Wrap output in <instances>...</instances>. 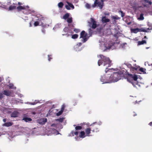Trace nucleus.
<instances>
[{"label":"nucleus","mask_w":152,"mask_h":152,"mask_svg":"<svg viewBox=\"0 0 152 152\" xmlns=\"http://www.w3.org/2000/svg\"><path fill=\"white\" fill-rule=\"evenodd\" d=\"M99 56L100 59L98 62V64L99 66L103 64L104 66H106L107 67L110 66L112 64L111 61L108 57H107L102 55H100Z\"/></svg>","instance_id":"f257e3e1"},{"label":"nucleus","mask_w":152,"mask_h":152,"mask_svg":"<svg viewBox=\"0 0 152 152\" xmlns=\"http://www.w3.org/2000/svg\"><path fill=\"white\" fill-rule=\"evenodd\" d=\"M123 75V73L121 72H114L110 76L109 80L110 82H117L121 79Z\"/></svg>","instance_id":"f03ea898"},{"label":"nucleus","mask_w":152,"mask_h":152,"mask_svg":"<svg viewBox=\"0 0 152 152\" xmlns=\"http://www.w3.org/2000/svg\"><path fill=\"white\" fill-rule=\"evenodd\" d=\"M104 3H103L99 0H95L94 4L92 5L93 8H94L96 7H99L100 9H102L104 6Z\"/></svg>","instance_id":"7ed1b4c3"},{"label":"nucleus","mask_w":152,"mask_h":152,"mask_svg":"<svg viewBox=\"0 0 152 152\" xmlns=\"http://www.w3.org/2000/svg\"><path fill=\"white\" fill-rule=\"evenodd\" d=\"M91 131L93 132H97L99 131V125L96 123H94L91 125Z\"/></svg>","instance_id":"20e7f679"},{"label":"nucleus","mask_w":152,"mask_h":152,"mask_svg":"<svg viewBox=\"0 0 152 152\" xmlns=\"http://www.w3.org/2000/svg\"><path fill=\"white\" fill-rule=\"evenodd\" d=\"M87 34L84 31H83L81 32L80 38L83 39V42H85L88 39V38L87 37Z\"/></svg>","instance_id":"39448f33"},{"label":"nucleus","mask_w":152,"mask_h":152,"mask_svg":"<svg viewBox=\"0 0 152 152\" xmlns=\"http://www.w3.org/2000/svg\"><path fill=\"white\" fill-rule=\"evenodd\" d=\"M47 121V119L46 118H42L37 121L38 123L41 125H44Z\"/></svg>","instance_id":"423d86ee"},{"label":"nucleus","mask_w":152,"mask_h":152,"mask_svg":"<svg viewBox=\"0 0 152 152\" xmlns=\"http://www.w3.org/2000/svg\"><path fill=\"white\" fill-rule=\"evenodd\" d=\"M143 5L144 6H146V5L152 4V3L151 1H149V0H142Z\"/></svg>","instance_id":"0eeeda50"},{"label":"nucleus","mask_w":152,"mask_h":152,"mask_svg":"<svg viewBox=\"0 0 152 152\" xmlns=\"http://www.w3.org/2000/svg\"><path fill=\"white\" fill-rule=\"evenodd\" d=\"M91 23H92V28L93 29H95L97 27L96 22L92 18H91Z\"/></svg>","instance_id":"6e6552de"},{"label":"nucleus","mask_w":152,"mask_h":152,"mask_svg":"<svg viewBox=\"0 0 152 152\" xmlns=\"http://www.w3.org/2000/svg\"><path fill=\"white\" fill-rule=\"evenodd\" d=\"M3 94L7 96H11L12 92L11 91L9 90H5L3 91Z\"/></svg>","instance_id":"1a4fd4ad"},{"label":"nucleus","mask_w":152,"mask_h":152,"mask_svg":"<svg viewBox=\"0 0 152 152\" xmlns=\"http://www.w3.org/2000/svg\"><path fill=\"white\" fill-rule=\"evenodd\" d=\"M91 128H88L85 129V134L86 136H90V134L91 133Z\"/></svg>","instance_id":"9d476101"},{"label":"nucleus","mask_w":152,"mask_h":152,"mask_svg":"<svg viewBox=\"0 0 152 152\" xmlns=\"http://www.w3.org/2000/svg\"><path fill=\"white\" fill-rule=\"evenodd\" d=\"M19 113L17 111H14L11 114V117L15 118L18 116Z\"/></svg>","instance_id":"9b49d317"},{"label":"nucleus","mask_w":152,"mask_h":152,"mask_svg":"<svg viewBox=\"0 0 152 152\" xmlns=\"http://www.w3.org/2000/svg\"><path fill=\"white\" fill-rule=\"evenodd\" d=\"M102 21L103 23H104L109 22L110 20L108 18H106V16H104L102 17Z\"/></svg>","instance_id":"f8f14e48"},{"label":"nucleus","mask_w":152,"mask_h":152,"mask_svg":"<svg viewBox=\"0 0 152 152\" xmlns=\"http://www.w3.org/2000/svg\"><path fill=\"white\" fill-rule=\"evenodd\" d=\"M86 136V134L85 135V132L84 131H81L79 135V137L81 138H83Z\"/></svg>","instance_id":"ddd939ff"},{"label":"nucleus","mask_w":152,"mask_h":152,"mask_svg":"<svg viewBox=\"0 0 152 152\" xmlns=\"http://www.w3.org/2000/svg\"><path fill=\"white\" fill-rule=\"evenodd\" d=\"M130 75L131 76V77L133 80L134 81H136L138 79L137 77V75H133L132 74Z\"/></svg>","instance_id":"4468645a"},{"label":"nucleus","mask_w":152,"mask_h":152,"mask_svg":"<svg viewBox=\"0 0 152 152\" xmlns=\"http://www.w3.org/2000/svg\"><path fill=\"white\" fill-rule=\"evenodd\" d=\"M17 9L18 11H20L22 10L26 9V7L25 6H20L17 7Z\"/></svg>","instance_id":"2eb2a0df"},{"label":"nucleus","mask_w":152,"mask_h":152,"mask_svg":"<svg viewBox=\"0 0 152 152\" xmlns=\"http://www.w3.org/2000/svg\"><path fill=\"white\" fill-rule=\"evenodd\" d=\"M23 120L24 121L26 122H28L32 121V119L30 118L25 117L23 118Z\"/></svg>","instance_id":"dca6fc26"},{"label":"nucleus","mask_w":152,"mask_h":152,"mask_svg":"<svg viewBox=\"0 0 152 152\" xmlns=\"http://www.w3.org/2000/svg\"><path fill=\"white\" fill-rule=\"evenodd\" d=\"M130 74H129L128 75V77H127V80L130 83H133V80L131 76L130 75Z\"/></svg>","instance_id":"f3484780"},{"label":"nucleus","mask_w":152,"mask_h":152,"mask_svg":"<svg viewBox=\"0 0 152 152\" xmlns=\"http://www.w3.org/2000/svg\"><path fill=\"white\" fill-rule=\"evenodd\" d=\"M37 17L38 18L37 20L39 21L42 20H44V18L42 15H37Z\"/></svg>","instance_id":"a211bd4d"},{"label":"nucleus","mask_w":152,"mask_h":152,"mask_svg":"<svg viewBox=\"0 0 152 152\" xmlns=\"http://www.w3.org/2000/svg\"><path fill=\"white\" fill-rule=\"evenodd\" d=\"M146 42L145 40H142V41H139L138 42V45H143L144 44H146Z\"/></svg>","instance_id":"6ab92c4d"},{"label":"nucleus","mask_w":152,"mask_h":152,"mask_svg":"<svg viewBox=\"0 0 152 152\" xmlns=\"http://www.w3.org/2000/svg\"><path fill=\"white\" fill-rule=\"evenodd\" d=\"M12 125V123L9 122L4 123L3 125L4 126L9 127L11 126Z\"/></svg>","instance_id":"aec40b11"},{"label":"nucleus","mask_w":152,"mask_h":152,"mask_svg":"<svg viewBox=\"0 0 152 152\" xmlns=\"http://www.w3.org/2000/svg\"><path fill=\"white\" fill-rule=\"evenodd\" d=\"M78 132L77 131H76L75 132H74L73 131H72L71 132V133L70 134V136H74V135H78Z\"/></svg>","instance_id":"412c9836"},{"label":"nucleus","mask_w":152,"mask_h":152,"mask_svg":"<svg viewBox=\"0 0 152 152\" xmlns=\"http://www.w3.org/2000/svg\"><path fill=\"white\" fill-rule=\"evenodd\" d=\"M16 8V6H13L12 5H10L8 9V10H13L15 9Z\"/></svg>","instance_id":"4be33fe9"},{"label":"nucleus","mask_w":152,"mask_h":152,"mask_svg":"<svg viewBox=\"0 0 152 152\" xmlns=\"http://www.w3.org/2000/svg\"><path fill=\"white\" fill-rule=\"evenodd\" d=\"M69 16V13H66L63 16V18L64 20H66L68 19Z\"/></svg>","instance_id":"5701e85b"},{"label":"nucleus","mask_w":152,"mask_h":152,"mask_svg":"<svg viewBox=\"0 0 152 152\" xmlns=\"http://www.w3.org/2000/svg\"><path fill=\"white\" fill-rule=\"evenodd\" d=\"M132 31L135 33H136L139 31V28H138L133 29L132 30Z\"/></svg>","instance_id":"b1692460"},{"label":"nucleus","mask_w":152,"mask_h":152,"mask_svg":"<svg viewBox=\"0 0 152 152\" xmlns=\"http://www.w3.org/2000/svg\"><path fill=\"white\" fill-rule=\"evenodd\" d=\"M105 78V77H102L101 78V81L102 82H103L104 83H109V82L104 80Z\"/></svg>","instance_id":"393cba45"},{"label":"nucleus","mask_w":152,"mask_h":152,"mask_svg":"<svg viewBox=\"0 0 152 152\" xmlns=\"http://www.w3.org/2000/svg\"><path fill=\"white\" fill-rule=\"evenodd\" d=\"M130 68V71L133 73L134 71H135L137 70V69L136 68L133 66H131Z\"/></svg>","instance_id":"a878e982"},{"label":"nucleus","mask_w":152,"mask_h":152,"mask_svg":"<svg viewBox=\"0 0 152 152\" xmlns=\"http://www.w3.org/2000/svg\"><path fill=\"white\" fill-rule=\"evenodd\" d=\"M78 35L77 34H74L72 35V38L73 39H76L78 37Z\"/></svg>","instance_id":"bb28decb"},{"label":"nucleus","mask_w":152,"mask_h":152,"mask_svg":"<svg viewBox=\"0 0 152 152\" xmlns=\"http://www.w3.org/2000/svg\"><path fill=\"white\" fill-rule=\"evenodd\" d=\"M82 127L81 126H77L75 127V129L76 130H80L82 129Z\"/></svg>","instance_id":"cd10ccee"},{"label":"nucleus","mask_w":152,"mask_h":152,"mask_svg":"<svg viewBox=\"0 0 152 152\" xmlns=\"http://www.w3.org/2000/svg\"><path fill=\"white\" fill-rule=\"evenodd\" d=\"M67 21L68 23H70L72 22V18H68L67 19Z\"/></svg>","instance_id":"c85d7f7f"},{"label":"nucleus","mask_w":152,"mask_h":152,"mask_svg":"<svg viewBox=\"0 0 152 152\" xmlns=\"http://www.w3.org/2000/svg\"><path fill=\"white\" fill-rule=\"evenodd\" d=\"M63 5L64 4L62 2H60L58 4V6L59 8H62Z\"/></svg>","instance_id":"c756f323"},{"label":"nucleus","mask_w":152,"mask_h":152,"mask_svg":"<svg viewBox=\"0 0 152 152\" xmlns=\"http://www.w3.org/2000/svg\"><path fill=\"white\" fill-rule=\"evenodd\" d=\"M64 118H60L59 119H56V121H58L60 122H63L64 121Z\"/></svg>","instance_id":"7c9ffc66"},{"label":"nucleus","mask_w":152,"mask_h":152,"mask_svg":"<svg viewBox=\"0 0 152 152\" xmlns=\"http://www.w3.org/2000/svg\"><path fill=\"white\" fill-rule=\"evenodd\" d=\"M140 71L142 72H143V73H145V69H144L143 68H140L139 69Z\"/></svg>","instance_id":"2f4dec72"},{"label":"nucleus","mask_w":152,"mask_h":152,"mask_svg":"<svg viewBox=\"0 0 152 152\" xmlns=\"http://www.w3.org/2000/svg\"><path fill=\"white\" fill-rule=\"evenodd\" d=\"M139 32H147V31L144 28H139Z\"/></svg>","instance_id":"473e14b6"},{"label":"nucleus","mask_w":152,"mask_h":152,"mask_svg":"<svg viewBox=\"0 0 152 152\" xmlns=\"http://www.w3.org/2000/svg\"><path fill=\"white\" fill-rule=\"evenodd\" d=\"M69 29L67 27H65L63 29V31L65 32H67L69 31Z\"/></svg>","instance_id":"72a5a7b5"},{"label":"nucleus","mask_w":152,"mask_h":152,"mask_svg":"<svg viewBox=\"0 0 152 152\" xmlns=\"http://www.w3.org/2000/svg\"><path fill=\"white\" fill-rule=\"evenodd\" d=\"M144 19V18L143 16V15L142 14H141L139 19L140 20H143Z\"/></svg>","instance_id":"f704fd0d"},{"label":"nucleus","mask_w":152,"mask_h":152,"mask_svg":"<svg viewBox=\"0 0 152 152\" xmlns=\"http://www.w3.org/2000/svg\"><path fill=\"white\" fill-rule=\"evenodd\" d=\"M107 44H106L105 46V47L107 49H110L112 46V45H108V46H107Z\"/></svg>","instance_id":"c9c22d12"},{"label":"nucleus","mask_w":152,"mask_h":152,"mask_svg":"<svg viewBox=\"0 0 152 152\" xmlns=\"http://www.w3.org/2000/svg\"><path fill=\"white\" fill-rule=\"evenodd\" d=\"M39 23L38 21H35L34 23V26H36L39 25Z\"/></svg>","instance_id":"e433bc0d"},{"label":"nucleus","mask_w":152,"mask_h":152,"mask_svg":"<svg viewBox=\"0 0 152 152\" xmlns=\"http://www.w3.org/2000/svg\"><path fill=\"white\" fill-rule=\"evenodd\" d=\"M65 107V106L64 105V104L62 105L61 106V110L63 112L64 110Z\"/></svg>","instance_id":"4c0bfd02"},{"label":"nucleus","mask_w":152,"mask_h":152,"mask_svg":"<svg viewBox=\"0 0 152 152\" xmlns=\"http://www.w3.org/2000/svg\"><path fill=\"white\" fill-rule=\"evenodd\" d=\"M80 30L78 29L75 28L74 29V31L76 33H78L80 31Z\"/></svg>","instance_id":"58836bf2"},{"label":"nucleus","mask_w":152,"mask_h":152,"mask_svg":"<svg viewBox=\"0 0 152 152\" xmlns=\"http://www.w3.org/2000/svg\"><path fill=\"white\" fill-rule=\"evenodd\" d=\"M119 12L121 13V16L122 17H123L124 16L125 14L122 10H120L119 11Z\"/></svg>","instance_id":"ea45409f"},{"label":"nucleus","mask_w":152,"mask_h":152,"mask_svg":"<svg viewBox=\"0 0 152 152\" xmlns=\"http://www.w3.org/2000/svg\"><path fill=\"white\" fill-rule=\"evenodd\" d=\"M86 7L88 9H90L91 8L90 5L88 3H86Z\"/></svg>","instance_id":"a19ab883"},{"label":"nucleus","mask_w":152,"mask_h":152,"mask_svg":"<svg viewBox=\"0 0 152 152\" xmlns=\"http://www.w3.org/2000/svg\"><path fill=\"white\" fill-rule=\"evenodd\" d=\"M63 112V111H61V110L60 111L58 112L57 113V115L58 116H59V115H61V114H62V113Z\"/></svg>","instance_id":"79ce46f5"},{"label":"nucleus","mask_w":152,"mask_h":152,"mask_svg":"<svg viewBox=\"0 0 152 152\" xmlns=\"http://www.w3.org/2000/svg\"><path fill=\"white\" fill-rule=\"evenodd\" d=\"M68 4L69 7H71L72 9H74V7L72 4L69 3Z\"/></svg>","instance_id":"37998d69"},{"label":"nucleus","mask_w":152,"mask_h":152,"mask_svg":"<svg viewBox=\"0 0 152 152\" xmlns=\"http://www.w3.org/2000/svg\"><path fill=\"white\" fill-rule=\"evenodd\" d=\"M40 25L42 27H44V28H45V27H46V24H44L42 22Z\"/></svg>","instance_id":"c03bdc74"},{"label":"nucleus","mask_w":152,"mask_h":152,"mask_svg":"<svg viewBox=\"0 0 152 152\" xmlns=\"http://www.w3.org/2000/svg\"><path fill=\"white\" fill-rule=\"evenodd\" d=\"M51 55H48V60L49 61H50V60L52 58L51 57Z\"/></svg>","instance_id":"a18cd8bd"},{"label":"nucleus","mask_w":152,"mask_h":152,"mask_svg":"<svg viewBox=\"0 0 152 152\" xmlns=\"http://www.w3.org/2000/svg\"><path fill=\"white\" fill-rule=\"evenodd\" d=\"M131 83L134 86V87L135 86L136 84H137V83L135 82H134V81H133V83Z\"/></svg>","instance_id":"49530a36"},{"label":"nucleus","mask_w":152,"mask_h":152,"mask_svg":"<svg viewBox=\"0 0 152 152\" xmlns=\"http://www.w3.org/2000/svg\"><path fill=\"white\" fill-rule=\"evenodd\" d=\"M112 18L115 20H118L119 19L118 18L114 16H113L112 17Z\"/></svg>","instance_id":"de8ad7c7"},{"label":"nucleus","mask_w":152,"mask_h":152,"mask_svg":"<svg viewBox=\"0 0 152 152\" xmlns=\"http://www.w3.org/2000/svg\"><path fill=\"white\" fill-rule=\"evenodd\" d=\"M3 94L2 93H0V99H2L3 97Z\"/></svg>","instance_id":"09e8293b"},{"label":"nucleus","mask_w":152,"mask_h":152,"mask_svg":"<svg viewBox=\"0 0 152 152\" xmlns=\"http://www.w3.org/2000/svg\"><path fill=\"white\" fill-rule=\"evenodd\" d=\"M113 69V68L111 69ZM108 70H109V69H108V68H106V69L105 70V72L106 73H107V72L108 71ZM109 70H110V69H109Z\"/></svg>","instance_id":"8fccbe9b"},{"label":"nucleus","mask_w":152,"mask_h":152,"mask_svg":"<svg viewBox=\"0 0 152 152\" xmlns=\"http://www.w3.org/2000/svg\"><path fill=\"white\" fill-rule=\"evenodd\" d=\"M65 7H66V8L68 10H70V8L68 5H66V6Z\"/></svg>","instance_id":"3c124183"},{"label":"nucleus","mask_w":152,"mask_h":152,"mask_svg":"<svg viewBox=\"0 0 152 152\" xmlns=\"http://www.w3.org/2000/svg\"><path fill=\"white\" fill-rule=\"evenodd\" d=\"M42 31L44 34H45V30L44 29H43L42 30Z\"/></svg>","instance_id":"603ef678"},{"label":"nucleus","mask_w":152,"mask_h":152,"mask_svg":"<svg viewBox=\"0 0 152 152\" xmlns=\"http://www.w3.org/2000/svg\"><path fill=\"white\" fill-rule=\"evenodd\" d=\"M148 66H151V68L150 69H152V63L151 64H148Z\"/></svg>","instance_id":"864d4df0"},{"label":"nucleus","mask_w":152,"mask_h":152,"mask_svg":"<svg viewBox=\"0 0 152 152\" xmlns=\"http://www.w3.org/2000/svg\"><path fill=\"white\" fill-rule=\"evenodd\" d=\"M13 86V85H10L9 86L10 88H12Z\"/></svg>","instance_id":"5fc2aeb1"},{"label":"nucleus","mask_w":152,"mask_h":152,"mask_svg":"<svg viewBox=\"0 0 152 152\" xmlns=\"http://www.w3.org/2000/svg\"><path fill=\"white\" fill-rule=\"evenodd\" d=\"M149 125H150L151 126H152V122H150L149 124Z\"/></svg>","instance_id":"6e6d98bb"},{"label":"nucleus","mask_w":152,"mask_h":152,"mask_svg":"<svg viewBox=\"0 0 152 152\" xmlns=\"http://www.w3.org/2000/svg\"><path fill=\"white\" fill-rule=\"evenodd\" d=\"M22 4L20 2H18V4L19 5H21Z\"/></svg>","instance_id":"4d7b16f0"},{"label":"nucleus","mask_w":152,"mask_h":152,"mask_svg":"<svg viewBox=\"0 0 152 152\" xmlns=\"http://www.w3.org/2000/svg\"><path fill=\"white\" fill-rule=\"evenodd\" d=\"M6 119H3V121L4 122H6Z\"/></svg>","instance_id":"13d9d810"},{"label":"nucleus","mask_w":152,"mask_h":152,"mask_svg":"<svg viewBox=\"0 0 152 152\" xmlns=\"http://www.w3.org/2000/svg\"><path fill=\"white\" fill-rule=\"evenodd\" d=\"M101 1V2L104 3V1L105 0H100Z\"/></svg>","instance_id":"bf43d9fd"},{"label":"nucleus","mask_w":152,"mask_h":152,"mask_svg":"<svg viewBox=\"0 0 152 152\" xmlns=\"http://www.w3.org/2000/svg\"><path fill=\"white\" fill-rule=\"evenodd\" d=\"M144 39H147V37L146 36H145L144 38Z\"/></svg>","instance_id":"052dcab7"},{"label":"nucleus","mask_w":152,"mask_h":152,"mask_svg":"<svg viewBox=\"0 0 152 152\" xmlns=\"http://www.w3.org/2000/svg\"><path fill=\"white\" fill-rule=\"evenodd\" d=\"M89 32H90V31H91V28H89Z\"/></svg>","instance_id":"680f3d73"},{"label":"nucleus","mask_w":152,"mask_h":152,"mask_svg":"<svg viewBox=\"0 0 152 152\" xmlns=\"http://www.w3.org/2000/svg\"><path fill=\"white\" fill-rule=\"evenodd\" d=\"M30 27H31V23H30Z\"/></svg>","instance_id":"e2e57ef3"},{"label":"nucleus","mask_w":152,"mask_h":152,"mask_svg":"<svg viewBox=\"0 0 152 152\" xmlns=\"http://www.w3.org/2000/svg\"><path fill=\"white\" fill-rule=\"evenodd\" d=\"M148 29H152V27L150 28H148Z\"/></svg>","instance_id":"0e129e2a"},{"label":"nucleus","mask_w":152,"mask_h":152,"mask_svg":"<svg viewBox=\"0 0 152 152\" xmlns=\"http://www.w3.org/2000/svg\"><path fill=\"white\" fill-rule=\"evenodd\" d=\"M66 34V35H68V36L69 35V34Z\"/></svg>","instance_id":"69168bd1"},{"label":"nucleus","mask_w":152,"mask_h":152,"mask_svg":"<svg viewBox=\"0 0 152 152\" xmlns=\"http://www.w3.org/2000/svg\"><path fill=\"white\" fill-rule=\"evenodd\" d=\"M13 4H14V5H15V4H15V3H13Z\"/></svg>","instance_id":"338daca9"},{"label":"nucleus","mask_w":152,"mask_h":152,"mask_svg":"<svg viewBox=\"0 0 152 152\" xmlns=\"http://www.w3.org/2000/svg\"><path fill=\"white\" fill-rule=\"evenodd\" d=\"M76 126V125H74V126Z\"/></svg>","instance_id":"774afa93"}]
</instances>
